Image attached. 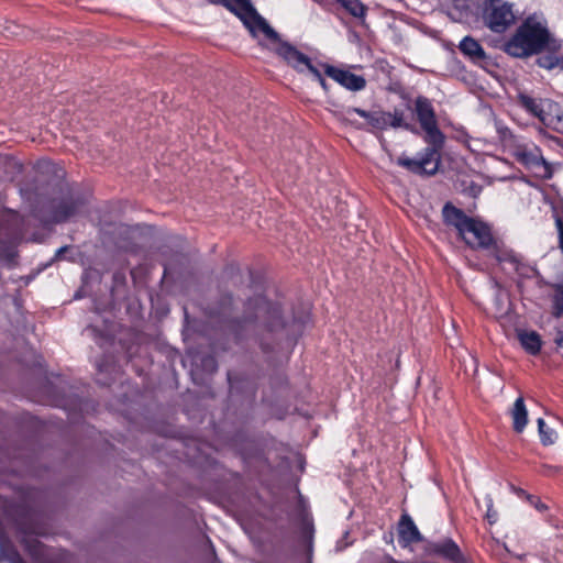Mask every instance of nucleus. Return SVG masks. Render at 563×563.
Wrapping results in <instances>:
<instances>
[{
  "label": "nucleus",
  "mask_w": 563,
  "mask_h": 563,
  "mask_svg": "<svg viewBox=\"0 0 563 563\" xmlns=\"http://www.w3.org/2000/svg\"><path fill=\"white\" fill-rule=\"evenodd\" d=\"M79 203L74 200L63 202L58 209L55 211L53 216V220L56 222H62L68 220L73 217L78 210Z\"/></svg>",
  "instance_id": "16"
},
{
  "label": "nucleus",
  "mask_w": 563,
  "mask_h": 563,
  "mask_svg": "<svg viewBox=\"0 0 563 563\" xmlns=\"http://www.w3.org/2000/svg\"><path fill=\"white\" fill-rule=\"evenodd\" d=\"M307 73H310L313 78H316L320 85L322 86L323 89H327V84H325V80L324 78L322 77L321 73L319 71L318 68H316L313 65L312 67L307 71Z\"/></svg>",
  "instance_id": "22"
},
{
  "label": "nucleus",
  "mask_w": 563,
  "mask_h": 563,
  "mask_svg": "<svg viewBox=\"0 0 563 563\" xmlns=\"http://www.w3.org/2000/svg\"><path fill=\"white\" fill-rule=\"evenodd\" d=\"M514 156L526 167L533 169L542 177H550L551 170L545 163L541 151L533 143H520L514 148Z\"/></svg>",
  "instance_id": "7"
},
{
  "label": "nucleus",
  "mask_w": 563,
  "mask_h": 563,
  "mask_svg": "<svg viewBox=\"0 0 563 563\" xmlns=\"http://www.w3.org/2000/svg\"><path fill=\"white\" fill-rule=\"evenodd\" d=\"M66 249L65 247H60L58 251H57V256H59L63 252H65Z\"/></svg>",
  "instance_id": "27"
},
{
  "label": "nucleus",
  "mask_w": 563,
  "mask_h": 563,
  "mask_svg": "<svg viewBox=\"0 0 563 563\" xmlns=\"http://www.w3.org/2000/svg\"><path fill=\"white\" fill-rule=\"evenodd\" d=\"M512 419V428L516 432L521 433L528 424V409L522 397H518L510 409Z\"/></svg>",
  "instance_id": "12"
},
{
  "label": "nucleus",
  "mask_w": 563,
  "mask_h": 563,
  "mask_svg": "<svg viewBox=\"0 0 563 563\" xmlns=\"http://www.w3.org/2000/svg\"><path fill=\"white\" fill-rule=\"evenodd\" d=\"M556 64V60L552 57H545V58H540L539 59V65L541 67H544V68H548V69H551L555 66Z\"/></svg>",
  "instance_id": "23"
},
{
  "label": "nucleus",
  "mask_w": 563,
  "mask_h": 563,
  "mask_svg": "<svg viewBox=\"0 0 563 563\" xmlns=\"http://www.w3.org/2000/svg\"><path fill=\"white\" fill-rule=\"evenodd\" d=\"M357 114L361 118L365 119L367 124L372 128L384 130L386 129V119L389 118V112L383 111H374L367 112L365 110L358 108H350L345 111V120L352 124H355L357 128H363V124H358L354 115Z\"/></svg>",
  "instance_id": "10"
},
{
  "label": "nucleus",
  "mask_w": 563,
  "mask_h": 563,
  "mask_svg": "<svg viewBox=\"0 0 563 563\" xmlns=\"http://www.w3.org/2000/svg\"><path fill=\"white\" fill-rule=\"evenodd\" d=\"M485 500H486V506H487L486 519L488 520V522L490 525H494L497 521V511L494 510L493 498L489 495H487L485 497Z\"/></svg>",
  "instance_id": "19"
},
{
  "label": "nucleus",
  "mask_w": 563,
  "mask_h": 563,
  "mask_svg": "<svg viewBox=\"0 0 563 563\" xmlns=\"http://www.w3.org/2000/svg\"><path fill=\"white\" fill-rule=\"evenodd\" d=\"M324 71L329 77H331L346 89L357 91L365 87V79L362 76H357L349 70L327 65L324 67Z\"/></svg>",
  "instance_id": "11"
},
{
  "label": "nucleus",
  "mask_w": 563,
  "mask_h": 563,
  "mask_svg": "<svg viewBox=\"0 0 563 563\" xmlns=\"http://www.w3.org/2000/svg\"><path fill=\"white\" fill-rule=\"evenodd\" d=\"M399 534L407 542H412L419 539V532L417 527L415 526L413 521L407 516H404L401 518L399 525Z\"/></svg>",
  "instance_id": "15"
},
{
  "label": "nucleus",
  "mask_w": 563,
  "mask_h": 563,
  "mask_svg": "<svg viewBox=\"0 0 563 563\" xmlns=\"http://www.w3.org/2000/svg\"><path fill=\"white\" fill-rule=\"evenodd\" d=\"M402 125V114L395 111L394 113L389 112V118L386 119V129L388 126L399 128Z\"/></svg>",
  "instance_id": "20"
},
{
  "label": "nucleus",
  "mask_w": 563,
  "mask_h": 563,
  "mask_svg": "<svg viewBox=\"0 0 563 563\" xmlns=\"http://www.w3.org/2000/svg\"><path fill=\"white\" fill-rule=\"evenodd\" d=\"M519 101L523 108L547 126L556 129L562 122V111L559 104L549 99L536 100L529 96L521 95Z\"/></svg>",
  "instance_id": "5"
},
{
  "label": "nucleus",
  "mask_w": 563,
  "mask_h": 563,
  "mask_svg": "<svg viewBox=\"0 0 563 563\" xmlns=\"http://www.w3.org/2000/svg\"><path fill=\"white\" fill-rule=\"evenodd\" d=\"M540 440L543 445H551L556 440V432L549 428L542 418L537 420Z\"/></svg>",
  "instance_id": "18"
},
{
  "label": "nucleus",
  "mask_w": 563,
  "mask_h": 563,
  "mask_svg": "<svg viewBox=\"0 0 563 563\" xmlns=\"http://www.w3.org/2000/svg\"><path fill=\"white\" fill-rule=\"evenodd\" d=\"M549 42V32L543 23L528 18L505 43V52L514 57H528L540 53Z\"/></svg>",
  "instance_id": "1"
},
{
  "label": "nucleus",
  "mask_w": 563,
  "mask_h": 563,
  "mask_svg": "<svg viewBox=\"0 0 563 563\" xmlns=\"http://www.w3.org/2000/svg\"><path fill=\"white\" fill-rule=\"evenodd\" d=\"M443 218L448 225L456 229L460 236L472 247H487L493 238L490 229L484 222L466 217L460 209L445 205Z\"/></svg>",
  "instance_id": "2"
},
{
  "label": "nucleus",
  "mask_w": 563,
  "mask_h": 563,
  "mask_svg": "<svg viewBox=\"0 0 563 563\" xmlns=\"http://www.w3.org/2000/svg\"><path fill=\"white\" fill-rule=\"evenodd\" d=\"M516 20L512 4L503 0H487L483 7V21L495 33H503L509 29Z\"/></svg>",
  "instance_id": "4"
},
{
  "label": "nucleus",
  "mask_w": 563,
  "mask_h": 563,
  "mask_svg": "<svg viewBox=\"0 0 563 563\" xmlns=\"http://www.w3.org/2000/svg\"><path fill=\"white\" fill-rule=\"evenodd\" d=\"M398 164L417 174L432 175L438 170L439 157L434 148H426L420 158L400 157Z\"/></svg>",
  "instance_id": "9"
},
{
  "label": "nucleus",
  "mask_w": 563,
  "mask_h": 563,
  "mask_svg": "<svg viewBox=\"0 0 563 563\" xmlns=\"http://www.w3.org/2000/svg\"><path fill=\"white\" fill-rule=\"evenodd\" d=\"M534 507L538 509V510H543L545 509V506L541 503V501H536L534 503Z\"/></svg>",
  "instance_id": "26"
},
{
  "label": "nucleus",
  "mask_w": 563,
  "mask_h": 563,
  "mask_svg": "<svg viewBox=\"0 0 563 563\" xmlns=\"http://www.w3.org/2000/svg\"><path fill=\"white\" fill-rule=\"evenodd\" d=\"M461 52L466 56L474 59H482L485 57L484 49L479 45L477 41L473 37L466 36L464 37L459 45Z\"/></svg>",
  "instance_id": "13"
},
{
  "label": "nucleus",
  "mask_w": 563,
  "mask_h": 563,
  "mask_svg": "<svg viewBox=\"0 0 563 563\" xmlns=\"http://www.w3.org/2000/svg\"><path fill=\"white\" fill-rule=\"evenodd\" d=\"M416 111L418 120L430 140L433 143L441 142L442 135L437 128L434 111L429 100L426 98H418L416 100Z\"/></svg>",
  "instance_id": "8"
},
{
  "label": "nucleus",
  "mask_w": 563,
  "mask_h": 563,
  "mask_svg": "<svg viewBox=\"0 0 563 563\" xmlns=\"http://www.w3.org/2000/svg\"><path fill=\"white\" fill-rule=\"evenodd\" d=\"M263 35L272 42L271 49L298 73H306L312 67L313 64L307 55L291 44L280 41L277 33L276 37Z\"/></svg>",
  "instance_id": "6"
},
{
  "label": "nucleus",
  "mask_w": 563,
  "mask_h": 563,
  "mask_svg": "<svg viewBox=\"0 0 563 563\" xmlns=\"http://www.w3.org/2000/svg\"><path fill=\"white\" fill-rule=\"evenodd\" d=\"M346 12L356 19L364 20L367 8L360 0H336Z\"/></svg>",
  "instance_id": "17"
},
{
  "label": "nucleus",
  "mask_w": 563,
  "mask_h": 563,
  "mask_svg": "<svg viewBox=\"0 0 563 563\" xmlns=\"http://www.w3.org/2000/svg\"><path fill=\"white\" fill-rule=\"evenodd\" d=\"M519 341L525 350L531 354H537L541 349V339L539 334L534 331L530 332H519L518 333Z\"/></svg>",
  "instance_id": "14"
},
{
  "label": "nucleus",
  "mask_w": 563,
  "mask_h": 563,
  "mask_svg": "<svg viewBox=\"0 0 563 563\" xmlns=\"http://www.w3.org/2000/svg\"><path fill=\"white\" fill-rule=\"evenodd\" d=\"M505 299H506V297L501 294L497 296L496 301H495L496 310L494 311L495 317H499L506 312L507 308L504 307Z\"/></svg>",
  "instance_id": "21"
},
{
  "label": "nucleus",
  "mask_w": 563,
  "mask_h": 563,
  "mask_svg": "<svg viewBox=\"0 0 563 563\" xmlns=\"http://www.w3.org/2000/svg\"><path fill=\"white\" fill-rule=\"evenodd\" d=\"M459 553V548L455 543L453 542H448L446 544V549H445V554L450 558H455Z\"/></svg>",
  "instance_id": "24"
},
{
  "label": "nucleus",
  "mask_w": 563,
  "mask_h": 563,
  "mask_svg": "<svg viewBox=\"0 0 563 563\" xmlns=\"http://www.w3.org/2000/svg\"><path fill=\"white\" fill-rule=\"evenodd\" d=\"M555 343L563 347V330H559L558 331V334H556V338H555Z\"/></svg>",
  "instance_id": "25"
},
{
  "label": "nucleus",
  "mask_w": 563,
  "mask_h": 563,
  "mask_svg": "<svg viewBox=\"0 0 563 563\" xmlns=\"http://www.w3.org/2000/svg\"><path fill=\"white\" fill-rule=\"evenodd\" d=\"M212 3L221 4L234 13L250 31L254 37L265 34L269 37H276V32L269 26L252 7L250 0H209Z\"/></svg>",
  "instance_id": "3"
}]
</instances>
